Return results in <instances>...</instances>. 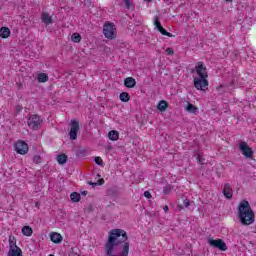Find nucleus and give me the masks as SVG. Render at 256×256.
Here are the masks:
<instances>
[{
    "label": "nucleus",
    "instance_id": "nucleus-1",
    "mask_svg": "<svg viewBox=\"0 0 256 256\" xmlns=\"http://www.w3.org/2000/svg\"><path fill=\"white\" fill-rule=\"evenodd\" d=\"M129 247V236L123 229L111 230L104 245L107 256H128Z\"/></svg>",
    "mask_w": 256,
    "mask_h": 256
},
{
    "label": "nucleus",
    "instance_id": "nucleus-2",
    "mask_svg": "<svg viewBox=\"0 0 256 256\" xmlns=\"http://www.w3.org/2000/svg\"><path fill=\"white\" fill-rule=\"evenodd\" d=\"M238 219L243 225H253L255 223V212L251 209L249 201L242 200L238 206Z\"/></svg>",
    "mask_w": 256,
    "mask_h": 256
},
{
    "label": "nucleus",
    "instance_id": "nucleus-3",
    "mask_svg": "<svg viewBox=\"0 0 256 256\" xmlns=\"http://www.w3.org/2000/svg\"><path fill=\"white\" fill-rule=\"evenodd\" d=\"M8 241L10 250L7 256H23V251L17 246V239L15 236H10Z\"/></svg>",
    "mask_w": 256,
    "mask_h": 256
},
{
    "label": "nucleus",
    "instance_id": "nucleus-4",
    "mask_svg": "<svg viewBox=\"0 0 256 256\" xmlns=\"http://www.w3.org/2000/svg\"><path fill=\"white\" fill-rule=\"evenodd\" d=\"M41 123H43V120L41 119V116L37 114L31 115L28 118V126L30 129H33V131H37V129H39L41 126Z\"/></svg>",
    "mask_w": 256,
    "mask_h": 256
},
{
    "label": "nucleus",
    "instance_id": "nucleus-5",
    "mask_svg": "<svg viewBox=\"0 0 256 256\" xmlns=\"http://www.w3.org/2000/svg\"><path fill=\"white\" fill-rule=\"evenodd\" d=\"M208 243L210 247H213L214 249H219V251H227V244L223 239H213V238H208Z\"/></svg>",
    "mask_w": 256,
    "mask_h": 256
},
{
    "label": "nucleus",
    "instance_id": "nucleus-6",
    "mask_svg": "<svg viewBox=\"0 0 256 256\" xmlns=\"http://www.w3.org/2000/svg\"><path fill=\"white\" fill-rule=\"evenodd\" d=\"M194 87L198 89V91H205L207 87H209V81L207 78L195 77Z\"/></svg>",
    "mask_w": 256,
    "mask_h": 256
},
{
    "label": "nucleus",
    "instance_id": "nucleus-7",
    "mask_svg": "<svg viewBox=\"0 0 256 256\" xmlns=\"http://www.w3.org/2000/svg\"><path fill=\"white\" fill-rule=\"evenodd\" d=\"M103 33L106 39H115V24L108 23L104 25Z\"/></svg>",
    "mask_w": 256,
    "mask_h": 256
},
{
    "label": "nucleus",
    "instance_id": "nucleus-8",
    "mask_svg": "<svg viewBox=\"0 0 256 256\" xmlns=\"http://www.w3.org/2000/svg\"><path fill=\"white\" fill-rule=\"evenodd\" d=\"M77 133H79V121L77 120H71L70 122V139L71 141H75L77 139Z\"/></svg>",
    "mask_w": 256,
    "mask_h": 256
},
{
    "label": "nucleus",
    "instance_id": "nucleus-9",
    "mask_svg": "<svg viewBox=\"0 0 256 256\" xmlns=\"http://www.w3.org/2000/svg\"><path fill=\"white\" fill-rule=\"evenodd\" d=\"M239 149L242 155H244V157L247 159H251V157H253V149L247 145V142H240Z\"/></svg>",
    "mask_w": 256,
    "mask_h": 256
},
{
    "label": "nucleus",
    "instance_id": "nucleus-10",
    "mask_svg": "<svg viewBox=\"0 0 256 256\" xmlns=\"http://www.w3.org/2000/svg\"><path fill=\"white\" fill-rule=\"evenodd\" d=\"M154 25L157 31L161 33V35H165L166 37H174V35H172L170 32H167V30L163 28V26L161 25V21H159V16H155Z\"/></svg>",
    "mask_w": 256,
    "mask_h": 256
},
{
    "label": "nucleus",
    "instance_id": "nucleus-11",
    "mask_svg": "<svg viewBox=\"0 0 256 256\" xmlns=\"http://www.w3.org/2000/svg\"><path fill=\"white\" fill-rule=\"evenodd\" d=\"M196 73L198 77L200 78H207L209 77V74H207V67H205V64L203 62H198L195 66Z\"/></svg>",
    "mask_w": 256,
    "mask_h": 256
},
{
    "label": "nucleus",
    "instance_id": "nucleus-12",
    "mask_svg": "<svg viewBox=\"0 0 256 256\" xmlns=\"http://www.w3.org/2000/svg\"><path fill=\"white\" fill-rule=\"evenodd\" d=\"M15 150L20 155H26V153L29 151V146L27 143L23 142L22 140L18 141L15 145Z\"/></svg>",
    "mask_w": 256,
    "mask_h": 256
},
{
    "label": "nucleus",
    "instance_id": "nucleus-13",
    "mask_svg": "<svg viewBox=\"0 0 256 256\" xmlns=\"http://www.w3.org/2000/svg\"><path fill=\"white\" fill-rule=\"evenodd\" d=\"M222 193L226 199H233V188L231 184L226 183L224 185V189L222 190Z\"/></svg>",
    "mask_w": 256,
    "mask_h": 256
},
{
    "label": "nucleus",
    "instance_id": "nucleus-14",
    "mask_svg": "<svg viewBox=\"0 0 256 256\" xmlns=\"http://www.w3.org/2000/svg\"><path fill=\"white\" fill-rule=\"evenodd\" d=\"M124 85L128 89H133V87H135V85H137V81L133 77H128V78H125Z\"/></svg>",
    "mask_w": 256,
    "mask_h": 256
},
{
    "label": "nucleus",
    "instance_id": "nucleus-15",
    "mask_svg": "<svg viewBox=\"0 0 256 256\" xmlns=\"http://www.w3.org/2000/svg\"><path fill=\"white\" fill-rule=\"evenodd\" d=\"M50 239L52 243H61L63 241V236L57 232H53L50 235Z\"/></svg>",
    "mask_w": 256,
    "mask_h": 256
},
{
    "label": "nucleus",
    "instance_id": "nucleus-16",
    "mask_svg": "<svg viewBox=\"0 0 256 256\" xmlns=\"http://www.w3.org/2000/svg\"><path fill=\"white\" fill-rule=\"evenodd\" d=\"M10 36H11V30L8 27L0 28V37H2V39H7Z\"/></svg>",
    "mask_w": 256,
    "mask_h": 256
},
{
    "label": "nucleus",
    "instance_id": "nucleus-17",
    "mask_svg": "<svg viewBox=\"0 0 256 256\" xmlns=\"http://www.w3.org/2000/svg\"><path fill=\"white\" fill-rule=\"evenodd\" d=\"M42 21L45 23V25H51L53 23V18H51V15L48 13H42Z\"/></svg>",
    "mask_w": 256,
    "mask_h": 256
},
{
    "label": "nucleus",
    "instance_id": "nucleus-18",
    "mask_svg": "<svg viewBox=\"0 0 256 256\" xmlns=\"http://www.w3.org/2000/svg\"><path fill=\"white\" fill-rule=\"evenodd\" d=\"M119 99L122 101V103H129L131 96L127 92H122L120 93Z\"/></svg>",
    "mask_w": 256,
    "mask_h": 256
},
{
    "label": "nucleus",
    "instance_id": "nucleus-19",
    "mask_svg": "<svg viewBox=\"0 0 256 256\" xmlns=\"http://www.w3.org/2000/svg\"><path fill=\"white\" fill-rule=\"evenodd\" d=\"M108 139L110 141H117L119 139V132L117 130H112L108 133Z\"/></svg>",
    "mask_w": 256,
    "mask_h": 256
},
{
    "label": "nucleus",
    "instance_id": "nucleus-20",
    "mask_svg": "<svg viewBox=\"0 0 256 256\" xmlns=\"http://www.w3.org/2000/svg\"><path fill=\"white\" fill-rule=\"evenodd\" d=\"M22 234L26 237H31L33 235V228L31 226H24L22 228Z\"/></svg>",
    "mask_w": 256,
    "mask_h": 256
},
{
    "label": "nucleus",
    "instance_id": "nucleus-21",
    "mask_svg": "<svg viewBox=\"0 0 256 256\" xmlns=\"http://www.w3.org/2000/svg\"><path fill=\"white\" fill-rule=\"evenodd\" d=\"M37 79L39 83H47V81H49V76L46 73H40L38 74Z\"/></svg>",
    "mask_w": 256,
    "mask_h": 256
},
{
    "label": "nucleus",
    "instance_id": "nucleus-22",
    "mask_svg": "<svg viewBox=\"0 0 256 256\" xmlns=\"http://www.w3.org/2000/svg\"><path fill=\"white\" fill-rule=\"evenodd\" d=\"M158 110L159 111H167V107H169V103H167V101L165 100H161L158 104Z\"/></svg>",
    "mask_w": 256,
    "mask_h": 256
},
{
    "label": "nucleus",
    "instance_id": "nucleus-23",
    "mask_svg": "<svg viewBox=\"0 0 256 256\" xmlns=\"http://www.w3.org/2000/svg\"><path fill=\"white\" fill-rule=\"evenodd\" d=\"M70 199H71V201H73V203H79V201H81V194H79L77 192H73L70 195Z\"/></svg>",
    "mask_w": 256,
    "mask_h": 256
},
{
    "label": "nucleus",
    "instance_id": "nucleus-24",
    "mask_svg": "<svg viewBox=\"0 0 256 256\" xmlns=\"http://www.w3.org/2000/svg\"><path fill=\"white\" fill-rule=\"evenodd\" d=\"M57 161H58L59 165H65V163H67V155H65V154L58 155Z\"/></svg>",
    "mask_w": 256,
    "mask_h": 256
},
{
    "label": "nucleus",
    "instance_id": "nucleus-25",
    "mask_svg": "<svg viewBox=\"0 0 256 256\" xmlns=\"http://www.w3.org/2000/svg\"><path fill=\"white\" fill-rule=\"evenodd\" d=\"M186 111H188V113H197V107L188 102V105L186 106Z\"/></svg>",
    "mask_w": 256,
    "mask_h": 256
},
{
    "label": "nucleus",
    "instance_id": "nucleus-26",
    "mask_svg": "<svg viewBox=\"0 0 256 256\" xmlns=\"http://www.w3.org/2000/svg\"><path fill=\"white\" fill-rule=\"evenodd\" d=\"M73 43H81V34L73 33L71 36Z\"/></svg>",
    "mask_w": 256,
    "mask_h": 256
},
{
    "label": "nucleus",
    "instance_id": "nucleus-27",
    "mask_svg": "<svg viewBox=\"0 0 256 256\" xmlns=\"http://www.w3.org/2000/svg\"><path fill=\"white\" fill-rule=\"evenodd\" d=\"M79 248L74 247L70 249L69 256H79L80 254Z\"/></svg>",
    "mask_w": 256,
    "mask_h": 256
},
{
    "label": "nucleus",
    "instance_id": "nucleus-28",
    "mask_svg": "<svg viewBox=\"0 0 256 256\" xmlns=\"http://www.w3.org/2000/svg\"><path fill=\"white\" fill-rule=\"evenodd\" d=\"M33 161H34V163H36V165H39V163H41V161H42V158L39 155H35L33 158Z\"/></svg>",
    "mask_w": 256,
    "mask_h": 256
},
{
    "label": "nucleus",
    "instance_id": "nucleus-29",
    "mask_svg": "<svg viewBox=\"0 0 256 256\" xmlns=\"http://www.w3.org/2000/svg\"><path fill=\"white\" fill-rule=\"evenodd\" d=\"M94 161L96 165H103V159L99 156L95 157Z\"/></svg>",
    "mask_w": 256,
    "mask_h": 256
},
{
    "label": "nucleus",
    "instance_id": "nucleus-30",
    "mask_svg": "<svg viewBox=\"0 0 256 256\" xmlns=\"http://www.w3.org/2000/svg\"><path fill=\"white\" fill-rule=\"evenodd\" d=\"M163 193L165 195H169V193H171V185H167L166 187H164Z\"/></svg>",
    "mask_w": 256,
    "mask_h": 256
},
{
    "label": "nucleus",
    "instance_id": "nucleus-31",
    "mask_svg": "<svg viewBox=\"0 0 256 256\" xmlns=\"http://www.w3.org/2000/svg\"><path fill=\"white\" fill-rule=\"evenodd\" d=\"M124 3L126 5V8L131 9L133 7V2L131 0H124Z\"/></svg>",
    "mask_w": 256,
    "mask_h": 256
},
{
    "label": "nucleus",
    "instance_id": "nucleus-32",
    "mask_svg": "<svg viewBox=\"0 0 256 256\" xmlns=\"http://www.w3.org/2000/svg\"><path fill=\"white\" fill-rule=\"evenodd\" d=\"M166 53L167 55H175V51H173V48H167Z\"/></svg>",
    "mask_w": 256,
    "mask_h": 256
},
{
    "label": "nucleus",
    "instance_id": "nucleus-33",
    "mask_svg": "<svg viewBox=\"0 0 256 256\" xmlns=\"http://www.w3.org/2000/svg\"><path fill=\"white\" fill-rule=\"evenodd\" d=\"M144 197H146V199H151V192H149V191H145L144 192Z\"/></svg>",
    "mask_w": 256,
    "mask_h": 256
},
{
    "label": "nucleus",
    "instance_id": "nucleus-34",
    "mask_svg": "<svg viewBox=\"0 0 256 256\" xmlns=\"http://www.w3.org/2000/svg\"><path fill=\"white\" fill-rule=\"evenodd\" d=\"M183 205H184V207H189V205H191V203L189 202V199H184V201H183Z\"/></svg>",
    "mask_w": 256,
    "mask_h": 256
},
{
    "label": "nucleus",
    "instance_id": "nucleus-35",
    "mask_svg": "<svg viewBox=\"0 0 256 256\" xmlns=\"http://www.w3.org/2000/svg\"><path fill=\"white\" fill-rule=\"evenodd\" d=\"M15 111H16V113H21V111H23V107L18 105L15 107Z\"/></svg>",
    "mask_w": 256,
    "mask_h": 256
},
{
    "label": "nucleus",
    "instance_id": "nucleus-36",
    "mask_svg": "<svg viewBox=\"0 0 256 256\" xmlns=\"http://www.w3.org/2000/svg\"><path fill=\"white\" fill-rule=\"evenodd\" d=\"M96 183H97V185H104L105 184V179L101 178Z\"/></svg>",
    "mask_w": 256,
    "mask_h": 256
},
{
    "label": "nucleus",
    "instance_id": "nucleus-37",
    "mask_svg": "<svg viewBox=\"0 0 256 256\" xmlns=\"http://www.w3.org/2000/svg\"><path fill=\"white\" fill-rule=\"evenodd\" d=\"M197 161L200 162L201 165H203V159H201V156H197Z\"/></svg>",
    "mask_w": 256,
    "mask_h": 256
},
{
    "label": "nucleus",
    "instance_id": "nucleus-38",
    "mask_svg": "<svg viewBox=\"0 0 256 256\" xmlns=\"http://www.w3.org/2000/svg\"><path fill=\"white\" fill-rule=\"evenodd\" d=\"M88 185H92V187H97V182H88Z\"/></svg>",
    "mask_w": 256,
    "mask_h": 256
},
{
    "label": "nucleus",
    "instance_id": "nucleus-39",
    "mask_svg": "<svg viewBox=\"0 0 256 256\" xmlns=\"http://www.w3.org/2000/svg\"><path fill=\"white\" fill-rule=\"evenodd\" d=\"M163 210L165 211V213H167V212L169 211V206H167V205L164 206V207H163Z\"/></svg>",
    "mask_w": 256,
    "mask_h": 256
},
{
    "label": "nucleus",
    "instance_id": "nucleus-40",
    "mask_svg": "<svg viewBox=\"0 0 256 256\" xmlns=\"http://www.w3.org/2000/svg\"><path fill=\"white\" fill-rule=\"evenodd\" d=\"M39 205H41V203H39V202L35 203V207H39Z\"/></svg>",
    "mask_w": 256,
    "mask_h": 256
},
{
    "label": "nucleus",
    "instance_id": "nucleus-41",
    "mask_svg": "<svg viewBox=\"0 0 256 256\" xmlns=\"http://www.w3.org/2000/svg\"><path fill=\"white\" fill-rule=\"evenodd\" d=\"M178 209H179V211H181L183 209V206L178 205Z\"/></svg>",
    "mask_w": 256,
    "mask_h": 256
},
{
    "label": "nucleus",
    "instance_id": "nucleus-42",
    "mask_svg": "<svg viewBox=\"0 0 256 256\" xmlns=\"http://www.w3.org/2000/svg\"><path fill=\"white\" fill-rule=\"evenodd\" d=\"M164 3H171L170 0H164Z\"/></svg>",
    "mask_w": 256,
    "mask_h": 256
},
{
    "label": "nucleus",
    "instance_id": "nucleus-43",
    "mask_svg": "<svg viewBox=\"0 0 256 256\" xmlns=\"http://www.w3.org/2000/svg\"><path fill=\"white\" fill-rule=\"evenodd\" d=\"M87 193H88L87 191H83L82 195H87Z\"/></svg>",
    "mask_w": 256,
    "mask_h": 256
},
{
    "label": "nucleus",
    "instance_id": "nucleus-44",
    "mask_svg": "<svg viewBox=\"0 0 256 256\" xmlns=\"http://www.w3.org/2000/svg\"><path fill=\"white\" fill-rule=\"evenodd\" d=\"M145 1H148V3H151L152 0H145Z\"/></svg>",
    "mask_w": 256,
    "mask_h": 256
},
{
    "label": "nucleus",
    "instance_id": "nucleus-45",
    "mask_svg": "<svg viewBox=\"0 0 256 256\" xmlns=\"http://www.w3.org/2000/svg\"><path fill=\"white\" fill-rule=\"evenodd\" d=\"M226 1H233V0H226Z\"/></svg>",
    "mask_w": 256,
    "mask_h": 256
}]
</instances>
